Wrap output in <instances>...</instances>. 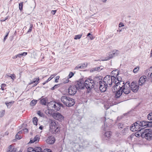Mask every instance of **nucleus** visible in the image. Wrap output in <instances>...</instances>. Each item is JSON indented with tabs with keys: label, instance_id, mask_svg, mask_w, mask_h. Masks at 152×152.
<instances>
[{
	"label": "nucleus",
	"instance_id": "nucleus-33",
	"mask_svg": "<svg viewBox=\"0 0 152 152\" xmlns=\"http://www.w3.org/2000/svg\"><path fill=\"white\" fill-rule=\"evenodd\" d=\"M82 69H84L86 68L87 66V63H84L80 64Z\"/></svg>",
	"mask_w": 152,
	"mask_h": 152
},
{
	"label": "nucleus",
	"instance_id": "nucleus-23",
	"mask_svg": "<svg viewBox=\"0 0 152 152\" xmlns=\"http://www.w3.org/2000/svg\"><path fill=\"white\" fill-rule=\"evenodd\" d=\"M39 77L38 78H34L32 80L30 81V82L28 84V85H30L34 83H36L37 82H39Z\"/></svg>",
	"mask_w": 152,
	"mask_h": 152
},
{
	"label": "nucleus",
	"instance_id": "nucleus-47",
	"mask_svg": "<svg viewBox=\"0 0 152 152\" xmlns=\"http://www.w3.org/2000/svg\"><path fill=\"white\" fill-rule=\"evenodd\" d=\"M118 126L119 128H123L124 127L123 124L121 123H118Z\"/></svg>",
	"mask_w": 152,
	"mask_h": 152
},
{
	"label": "nucleus",
	"instance_id": "nucleus-17",
	"mask_svg": "<svg viewBox=\"0 0 152 152\" xmlns=\"http://www.w3.org/2000/svg\"><path fill=\"white\" fill-rule=\"evenodd\" d=\"M39 103L42 105H46L48 103V99L47 97L39 99Z\"/></svg>",
	"mask_w": 152,
	"mask_h": 152
},
{
	"label": "nucleus",
	"instance_id": "nucleus-27",
	"mask_svg": "<svg viewBox=\"0 0 152 152\" xmlns=\"http://www.w3.org/2000/svg\"><path fill=\"white\" fill-rule=\"evenodd\" d=\"M118 86L116 84H115V85L113 87L112 90L113 92H115L119 89Z\"/></svg>",
	"mask_w": 152,
	"mask_h": 152
},
{
	"label": "nucleus",
	"instance_id": "nucleus-50",
	"mask_svg": "<svg viewBox=\"0 0 152 152\" xmlns=\"http://www.w3.org/2000/svg\"><path fill=\"white\" fill-rule=\"evenodd\" d=\"M10 31H8L7 33V34L6 35H5V37H4V41H5L6 40V39L8 35H9V33Z\"/></svg>",
	"mask_w": 152,
	"mask_h": 152
},
{
	"label": "nucleus",
	"instance_id": "nucleus-45",
	"mask_svg": "<svg viewBox=\"0 0 152 152\" xmlns=\"http://www.w3.org/2000/svg\"><path fill=\"white\" fill-rule=\"evenodd\" d=\"M37 114L40 117H43L44 116L43 114L41 112V111L39 110L37 112Z\"/></svg>",
	"mask_w": 152,
	"mask_h": 152
},
{
	"label": "nucleus",
	"instance_id": "nucleus-51",
	"mask_svg": "<svg viewBox=\"0 0 152 152\" xmlns=\"http://www.w3.org/2000/svg\"><path fill=\"white\" fill-rule=\"evenodd\" d=\"M87 36H88L91 39H93V37L92 36L91 34L90 33H88L87 35Z\"/></svg>",
	"mask_w": 152,
	"mask_h": 152
},
{
	"label": "nucleus",
	"instance_id": "nucleus-28",
	"mask_svg": "<svg viewBox=\"0 0 152 152\" xmlns=\"http://www.w3.org/2000/svg\"><path fill=\"white\" fill-rule=\"evenodd\" d=\"M55 102H54L51 101L47 104V108L48 109V110L50 109V107L49 106L50 105H52V106L53 104Z\"/></svg>",
	"mask_w": 152,
	"mask_h": 152
},
{
	"label": "nucleus",
	"instance_id": "nucleus-43",
	"mask_svg": "<svg viewBox=\"0 0 152 152\" xmlns=\"http://www.w3.org/2000/svg\"><path fill=\"white\" fill-rule=\"evenodd\" d=\"M6 86V84L4 83H3L1 85V90L4 91V87Z\"/></svg>",
	"mask_w": 152,
	"mask_h": 152
},
{
	"label": "nucleus",
	"instance_id": "nucleus-37",
	"mask_svg": "<svg viewBox=\"0 0 152 152\" xmlns=\"http://www.w3.org/2000/svg\"><path fill=\"white\" fill-rule=\"evenodd\" d=\"M55 111V110H54V109L53 108H52V109H50L48 110V113L52 115V116L53 115V114L54 113H55L54 112V111Z\"/></svg>",
	"mask_w": 152,
	"mask_h": 152
},
{
	"label": "nucleus",
	"instance_id": "nucleus-57",
	"mask_svg": "<svg viewBox=\"0 0 152 152\" xmlns=\"http://www.w3.org/2000/svg\"><path fill=\"white\" fill-rule=\"evenodd\" d=\"M56 12V10H52L51 11V13L53 15H54Z\"/></svg>",
	"mask_w": 152,
	"mask_h": 152
},
{
	"label": "nucleus",
	"instance_id": "nucleus-7",
	"mask_svg": "<svg viewBox=\"0 0 152 152\" xmlns=\"http://www.w3.org/2000/svg\"><path fill=\"white\" fill-rule=\"evenodd\" d=\"M84 142H83L81 143V145L79 144L78 143H75L73 145L74 150L76 151H83V148L86 147L87 144H88V142H86L87 144L86 145L84 144L83 143Z\"/></svg>",
	"mask_w": 152,
	"mask_h": 152
},
{
	"label": "nucleus",
	"instance_id": "nucleus-62",
	"mask_svg": "<svg viewBox=\"0 0 152 152\" xmlns=\"http://www.w3.org/2000/svg\"><path fill=\"white\" fill-rule=\"evenodd\" d=\"M74 75V73L72 72H71L69 73V74L68 75V76H73Z\"/></svg>",
	"mask_w": 152,
	"mask_h": 152
},
{
	"label": "nucleus",
	"instance_id": "nucleus-4",
	"mask_svg": "<svg viewBox=\"0 0 152 152\" xmlns=\"http://www.w3.org/2000/svg\"><path fill=\"white\" fill-rule=\"evenodd\" d=\"M141 136L143 138H145L146 140H150L152 139V130L150 129H144L142 132Z\"/></svg>",
	"mask_w": 152,
	"mask_h": 152
},
{
	"label": "nucleus",
	"instance_id": "nucleus-38",
	"mask_svg": "<svg viewBox=\"0 0 152 152\" xmlns=\"http://www.w3.org/2000/svg\"><path fill=\"white\" fill-rule=\"evenodd\" d=\"M103 86L101 84H100V86L99 87V89L101 92H104V86H103Z\"/></svg>",
	"mask_w": 152,
	"mask_h": 152
},
{
	"label": "nucleus",
	"instance_id": "nucleus-9",
	"mask_svg": "<svg viewBox=\"0 0 152 152\" xmlns=\"http://www.w3.org/2000/svg\"><path fill=\"white\" fill-rule=\"evenodd\" d=\"M139 85L135 82L133 81L130 84L131 90L134 93H136L139 89Z\"/></svg>",
	"mask_w": 152,
	"mask_h": 152
},
{
	"label": "nucleus",
	"instance_id": "nucleus-52",
	"mask_svg": "<svg viewBox=\"0 0 152 152\" xmlns=\"http://www.w3.org/2000/svg\"><path fill=\"white\" fill-rule=\"evenodd\" d=\"M96 69H97V71H100L102 69V67L101 66H97L96 67Z\"/></svg>",
	"mask_w": 152,
	"mask_h": 152
},
{
	"label": "nucleus",
	"instance_id": "nucleus-16",
	"mask_svg": "<svg viewBox=\"0 0 152 152\" xmlns=\"http://www.w3.org/2000/svg\"><path fill=\"white\" fill-rule=\"evenodd\" d=\"M147 77H141L138 81V85L142 86L147 80Z\"/></svg>",
	"mask_w": 152,
	"mask_h": 152
},
{
	"label": "nucleus",
	"instance_id": "nucleus-19",
	"mask_svg": "<svg viewBox=\"0 0 152 152\" xmlns=\"http://www.w3.org/2000/svg\"><path fill=\"white\" fill-rule=\"evenodd\" d=\"M69 98V97L66 96H63L61 98V101L66 106H67L66 104L67 101H68V99Z\"/></svg>",
	"mask_w": 152,
	"mask_h": 152
},
{
	"label": "nucleus",
	"instance_id": "nucleus-56",
	"mask_svg": "<svg viewBox=\"0 0 152 152\" xmlns=\"http://www.w3.org/2000/svg\"><path fill=\"white\" fill-rule=\"evenodd\" d=\"M124 86L128 85L130 86V82L129 81L126 82L125 84L124 83Z\"/></svg>",
	"mask_w": 152,
	"mask_h": 152
},
{
	"label": "nucleus",
	"instance_id": "nucleus-60",
	"mask_svg": "<svg viewBox=\"0 0 152 152\" xmlns=\"http://www.w3.org/2000/svg\"><path fill=\"white\" fill-rule=\"evenodd\" d=\"M60 77H56V78L55 79V82L57 83L58 82V80L59 78Z\"/></svg>",
	"mask_w": 152,
	"mask_h": 152
},
{
	"label": "nucleus",
	"instance_id": "nucleus-46",
	"mask_svg": "<svg viewBox=\"0 0 152 152\" xmlns=\"http://www.w3.org/2000/svg\"><path fill=\"white\" fill-rule=\"evenodd\" d=\"M43 152H52V151L50 149H45Z\"/></svg>",
	"mask_w": 152,
	"mask_h": 152
},
{
	"label": "nucleus",
	"instance_id": "nucleus-29",
	"mask_svg": "<svg viewBox=\"0 0 152 152\" xmlns=\"http://www.w3.org/2000/svg\"><path fill=\"white\" fill-rule=\"evenodd\" d=\"M38 101V100H36L34 99L33 100L31 101L30 103V105L32 106L35 105V104H37Z\"/></svg>",
	"mask_w": 152,
	"mask_h": 152
},
{
	"label": "nucleus",
	"instance_id": "nucleus-48",
	"mask_svg": "<svg viewBox=\"0 0 152 152\" xmlns=\"http://www.w3.org/2000/svg\"><path fill=\"white\" fill-rule=\"evenodd\" d=\"M58 86V85L56 84L54 86L51 88V89L52 90H54L55 89L57 88Z\"/></svg>",
	"mask_w": 152,
	"mask_h": 152
},
{
	"label": "nucleus",
	"instance_id": "nucleus-24",
	"mask_svg": "<svg viewBox=\"0 0 152 152\" xmlns=\"http://www.w3.org/2000/svg\"><path fill=\"white\" fill-rule=\"evenodd\" d=\"M115 92V96L116 98H119L120 97L123 93L122 91L121 90H119V89L116 92Z\"/></svg>",
	"mask_w": 152,
	"mask_h": 152
},
{
	"label": "nucleus",
	"instance_id": "nucleus-64",
	"mask_svg": "<svg viewBox=\"0 0 152 152\" xmlns=\"http://www.w3.org/2000/svg\"><path fill=\"white\" fill-rule=\"evenodd\" d=\"M43 126L42 125L40 126L39 127V129L41 130H42L43 129Z\"/></svg>",
	"mask_w": 152,
	"mask_h": 152
},
{
	"label": "nucleus",
	"instance_id": "nucleus-31",
	"mask_svg": "<svg viewBox=\"0 0 152 152\" xmlns=\"http://www.w3.org/2000/svg\"><path fill=\"white\" fill-rule=\"evenodd\" d=\"M38 119L36 117H34L33 118V122L34 125H37Z\"/></svg>",
	"mask_w": 152,
	"mask_h": 152
},
{
	"label": "nucleus",
	"instance_id": "nucleus-61",
	"mask_svg": "<svg viewBox=\"0 0 152 152\" xmlns=\"http://www.w3.org/2000/svg\"><path fill=\"white\" fill-rule=\"evenodd\" d=\"M10 79L12 80V81H13L14 79H15L16 77H8Z\"/></svg>",
	"mask_w": 152,
	"mask_h": 152
},
{
	"label": "nucleus",
	"instance_id": "nucleus-39",
	"mask_svg": "<svg viewBox=\"0 0 152 152\" xmlns=\"http://www.w3.org/2000/svg\"><path fill=\"white\" fill-rule=\"evenodd\" d=\"M82 35V34H78L76 35L75 36L74 39H79L81 38Z\"/></svg>",
	"mask_w": 152,
	"mask_h": 152
},
{
	"label": "nucleus",
	"instance_id": "nucleus-49",
	"mask_svg": "<svg viewBox=\"0 0 152 152\" xmlns=\"http://www.w3.org/2000/svg\"><path fill=\"white\" fill-rule=\"evenodd\" d=\"M82 69L80 64H79L77 66H76L75 68V69Z\"/></svg>",
	"mask_w": 152,
	"mask_h": 152
},
{
	"label": "nucleus",
	"instance_id": "nucleus-34",
	"mask_svg": "<svg viewBox=\"0 0 152 152\" xmlns=\"http://www.w3.org/2000/svg\"><path fill=\"white\" fill-rule=\"evenodd\" d=\"M129 128L128 127H125L124 128L123 130H122L121 132L123 134H125L126 133L128 130Z\"/></svg>",
	"mask_w": 152,
	"mask_h": 152
},
{
	"label": "nucleus",
	"instance_id": "nucleus-20",
	"mask_svg": "<svg viewBox=\"0 0 152 152\" xmlns=\"http://www.w3.org/2000/svg\"><path fill=\"white\" fill-rule=\"evenodd\" d=\"M144 73L146 76H152V66L146 70Z\"/></svg>",
	"mask_w": 152,
	"mask_h": 152
},
{
	"label": "nucleus",
	"instance_id": "nucleus-12",
	"mask_svg": "<svg viewBox=\"0 0 152 152\" xmlns=\"http://www.w3.org/2000/svg\"><path fill=\"white\" fill-rule=\"evenodd\" d=\"M112 132L110 131H107L105 132V140H108V142L112 143V142L113 139L111 138Z\"/></svg>",
	"mask_w": 152,
	"mask_h": 152
},
{
	"label": "nucleus",
	"instance_id": "nucleus-13",
	"mask_svg": "<svg viewBox=\"0 0 152 152\" xmlns=\"http://www.w3.org/2000/svg\"><path fill=\"white\" fill-rule=\"evenodd\" d=\"M121 90L126 94H128L131 92L130 86H124Z\"/></svg>",
	"mask_w": 152,
	"mask_h": 152
},
{
	"label": "nucleus",
	"instance_id": "nucleus-54",
	"mask_svg": "<svg viewBox=\"0 0 152 152\" xmlns=\"http://www.w3.org/2000/svg\"><path fill=\"white\" fill-rule=\"evenodd\" d=\"M97 71V69H96V67L94 68H92V69H91L90 71L91 72H93L94 71Z\"/></svg>",
	"mask_w": 152,
	"mask_h": 152
},
{
	"label": "nucleus",
	"instance_id": "nucleus-35",
	"mask_svg": "<svg viewBox=\"0 0 152 152\" xmlns=\"http://www.w3.org/2000/svg\"><path fill=\"white\" fill-rule=\"evenodd\" d=\"M33 24H30L29 29L27 32V33H29L31 32L32 31V28H33Z\"/></svg>",
	"mask_w": 152,
	"mask_h": 152
},
{
	"label": "nucleus",
	"instance_id": "nucleus-21",
	"mask_svg": "<svg viewBox=\"0 0 152 152\" xmlns=\"http://www.w3.org/2000/svg\"><path fill=\"white\" fill-rule=\"evenodd\" d=\"M119 71L118 69H116L111 72V75H107L106 76H118L119 74Z\"/></svg>",
	"mask_w": 152,
	"mask_h": 152
},
{
	"label": "nucleus",
	"instance_id": "nucleus-58",
	"mask_svg": "<svg viewBox=\"0 0 152 152\" xmlns=\"http://www.w3.org/2000/svg\"><path fill=\"white\" fill-rule=\"evenodd\" d=\"M124 26V25L123 23H119V26L120 27H123Z\"/></svg>",
	"mask_w": 152,
	"mask_h": 152
},
{
	"label": "nucleus",
	"instance_id": "nucleus-26",
	"mask_svg": "<svg viewBox=\"0 0 152 152\" xmlns=\"http://www.w3.org/2000/svg\"><path fill=\"white\" fill-rule=\"evenodd\" d=\"M52 107L54 110L56 111H59L60 110V106H56V104L54 103L53 104L52 106H50V107Z\"/></svg>",
	"mask_w": 152,
	"mask_h": 152
},
{
	"label": "nucleus",
	"instance_id": "nucleus-14",
	"mask_svg": "<svg viewBox=\"0 0 152 152\" xmlns=\"http://www.w3.org/2000/svg\"><path fill=\"white\" fill-rule=\"evenodd\" d=\"M56 140L55 138L54 137L49 136L46 140V142L49 144H53Z\"/></svg>",
	"mask_w": 152,
	"mask_h": 152
},
{
	"label": "nucleus",
	"instance_id": "nucleus-1",
	"mask_svg": "<svg viewBox=\"0 0 152 152\" xmlns=\"http://www.w3.org/2000/svg\"><path fill=\"white\" fill-rule=\"evenodd\" d=\"M78 81L79 88L81 89H83L85 88L87 89L86 93H88L91 91V89L94 87V83L93 80L91 79H88L83 81V80H79Z\"/></svg>",
	"mask_w": 152,
	"mask_h": 152
},
{
	"label": "nucleus",
	"instance_id": "nucleus-32",
	"mask_svg": "<svg viewBox=\"0 0 152 152\" xmlns=\"http://www.w3.org/2000/svg\"><path fill=\"white\" fill-rule=\"evenodd\" d=\"M12 145H10L9 147L7 149V152H11L12 151L14 152V151H15V150H14V148L12 149Z\"/></svg>",
	"mask_w": 152,
	"mask_h": 152
},
{
	"label": "nucleus",
	"instance_id": "nucleus-36",
	"mask_svg": "<svg viewBox=\"0 0 152 152\" xmlns=\"http://www.w3.org/2000/svg\"><path fill=\"white\" fill-rule=\"evenodd\" d=\"M72 77H69V78L67 79L65 78L63 79V83H66L69 82V79Z\"/></svg>",
	"mask_w": 152,
	"mask_h": 152
},
{
	"label": "nucleus",
	"instance_id": "nucleus-5",
	"mask_svg": "<svg viewBox=\"0 0 152 152\" xmlns=\"http://www.w3.org/2000/svg\"><path fill=\"white\" fill-rule=\"evenodd\" d=\"M80 85L78 83V81H77L75 83V85L70 86L69 88L68 92L69 94L70 95H74L76 93L77 90H81L80 88H79L78 86Z\"/></svg>",
	"mask_w": 152,
	"mask_h": 152
},
{
	"label": "nucleus",
	"instance_id": "nucleus-30",
	"mask_svg": "<svg viewBox=\"0 0 152 152\" xmlns=\"http://www.w3.org/2000/svg\"><path fill=\"white\" fill-rule=\"evenodd\" d=\"M147 118L149 121H151V123H152V112L150 113L147 115Z\"/></svg>",
	"mask_w": 152,
	"mask_h": 152
},
{
	"label": "nucleus",
	"instance_id": "nucleus-8",
	"mask_svg": "<svg viewBox=\"0 0 152 152\" xmlns=\"http://www.w3.org/2000/svg\"><path fill=\"white\" fill-rule=\"evenodd\" d=\"M52 117L53 118L59 121L62 122L64 120V117L61 113L58 112L54 113Z\"/></svg>",
	"mask_w": 152,
	"mask_h": 152
},
{
	"label": "nucleus",
	"instance_id": "nucleus-11",
	"mask_svg": "<svg viewBox=\"0 0 152 152\" xmlns=\"http://www.w3.org/2000/svg\"><path fill=\"white\" fill-rule=\"evenodd\" d=\"M28 152H43L42 148L39 147H36L34 148L29 147L28 148Z\"/></svg>",
	"mask_w": 152,
	"mask_h": 152
},
{
	"label": "nucleus",
	"instance_id": "nucleus-18",
	"mask_svg": "<svg viewBox=\"0 0 152 152\" xmlns=\"http://www.w3.org/2000/svg\"><path fill=\"white\" fill-rule=\"evenodd\" d=\"M104 118L102 120V122L104 123V125H102V132L101 135V137L102 140H104Z\"/></svg>",
	"mask_w": 152,
	"mask_h": 152
},
{
	"label": "nucleus",
	"instance_id": "nucleus-2",
	"mask_svg": "<svg viewBox=\"0 0 152 152\" xmlns=\"http://www.w3.org/2000/svg\"><path fill=\"white\" fill-rule=\"evenodd\" d=\"M111 79V82L110 83L108 84H107L106 86L105 84V91H106L107 87H110L112 84V82L114 83L115 84H116L118 86V88H119V90H121L124 86V82L121 80V77H110Z\"/></svg>",
	"mask_w": 152,
	"mask_h": 152
},
{
	"label": "nucleus",
	"instance_id": "nucleus-59",
	"mask_svg": "<svg viewBox=\"0 0 152 152\" xmlns=\"http://www.w3.org/2000/svg\"><path fill=\"white\" fill-rule=\"evenodd\" d=\"M23 131L25 132L26 133H28V129L27 128H25L23 130Z\"/></svg>",
	"mask_w": 152,
	"mask_h": 152
},
{
	"label": "nucleus",
	"instance_id": "nucleus-41",
	"mask_svg": "<svg viewBox=\"0 0 152 152\" xmlns=\"http://www.w3.org/2000/svg\"><path fill=\"white\" fill-rule=\"evenodd\" d=\"M23 2H21L19 4V9L20 11L23 10Z\"/></svg>",
	"mask_w": 152,
	"mask_h": 152
},
{
	"label": "nucleus",
	"instance_id": "nucleus-22",
	"mask_svg": "<svg viewBox=\"0 0 152 152\" xmlns=\"http://www.w3.org/2000/svg\"><path fill=\"white\" fill-rule=\"evenodd\" d=\"M27 54V52H23V53H21L20 54H18L17 55H16L15 56H14L13 58H16L18 57L19 58H21V57L22 56H25Z\"/></svg>",
	"mask_w": 152,
	"mask_h": 152
},
{
	"label": "nucleus",
	"instance_id": "nucleus-44",
	"mask_svg": "<svg viewBox=\"0 0 152 152\" xmlns=\"http://www.w3.org/2000/svg\"><path fill=\"white\" fill-rule=\"evenodd\" d=\"M39 136L38 135H37L36 136L34 137V140L35 142L37 141H39Z\"/></svg>",
	"mask_w": 152,
	"mask_h": 152
},
{
	"label": "nucleus",
	"instance_id": "nucleus-15",
	"mask_svg": "<svg viewBox=\"0 0 152 152\" xmlns=\"http://www.w3.org/2000/svg\"><path fill=\"white\" fill-rule=\"evenodd\" d=\"M75 100L69 97L68 99V101H67V105L66 106L71 107L73 106L75 104Z\"/></svg>",
	"mask_w": 152,
	"mask_h": 152
},
{
	"label": "nucleus",
	"instance_id": "nucleus-3",
	"mask_svg": "<svg viewBox=\"0 0 152 152\" xmlns=\"http://www.w3.org/2000/svg\"><path fill=\"white\" fill-rule=\"evenodd\" d=\"M50 131L53 134L60 132V125L58 123L54 120H52L49 124Z\"/></svg>",
	"mask_w": 152,
	"mask_h": 152
},
{
	"label": "nucleus",
	"instance_id": "nucleus-10",
	"mask_svg": "<svg viewBox=\"0 0 152 152\" xmlns=\"http://www.w3.org/2000/svg\"><path fill=\"white\" fill-rule=\"evenodd\" d=\"M119 53V51L118 50H113L112 52V53H109L107 57L105 58V61L107 60L110 58H112L113 56H117Z\"/></svg>",
	"mask_w": 152,
	"mask_h": 152
},
{
	"label": "nucleus",
	"instance_id": "nucleus-6",
	"mask_svg": "<svg viewBox=\"0 0 152 152\" xmlns=\"http://www.w3.org/2000/svg\"><path fill=\"white\" fill-rule=\"evenodd\" d=\"M140 121H137L133 124L131 125L130 127V129L132 131H138V132L141 131L142 129L141 128V126L139 123Z\"/></svg>",
	"mask_w": 152,
	"mask_h": 152
},
{
	"label": "nucleus",
	"instance_id": "nucleus-63",
	"mask_svg": "<svg viewBox=\"0 0 152 152\" xmlns=\"http://www.w3.org/2000/svg\"><path fill=\"white\" fill-rule=\"evenodd\" d=\"M34 142H35V141H34V139L33 140H31L29 142V143H34Z\"/></svg>",
	"mask_w": 152,
	"mask_h": 152
},
{
	"label": "nucleus",
	"instance_id": "nucleus-53",
	"mask_svg": "<svg viewBox=\"0 0 152 152\" xmlns=\"http://www.w3.org/2000/svg\"><path fill=\"white\" fill-rule=\"evenodd\" d=\"M5 113V110H2L1 112V114L0 115V117H2V116H3L4 114Z\"/></svg>",
	"mask_w": 152,
	"mask_h": 152
},
{
	"label": "nucleus",
	"instance_id": "nucleus-25",
	"mask_svg": "<svg viewBox=\"0 0 152 152\" xmlns=\"http://www.w3.org/2000/svg\"><path fill=\"white\" fill-rule=\"evenodd\" d=\"M14 102H15L13 101H11L9 102H5V104L8 108H10L11 106L14 104Z\"/></svg>",
	"mask_w": 152,
	"mask_h": 152
},
{
	"label": "nucleus",
	"instance_id": "nucleus-55",
	"mask_svg": "<svg viewBox=\"0 0 152 152\" xmlns=\"http://www.w3.org/2000/svg\"><path fill=\"white\" fill-rule=\"evenodd\" d=\"M142 133V132H141L140 133V134H139V133H135V136L137 137H139L140 136V135L141 136V134Z\"/></svg>",
	"mask_w": 152,
	"mask_h": 152
},
{
	"label": "nucleus",
	"instance_id": "nucleus-40",
	"mask_svg": "<svg viewBox=\"0 0 152 152\" xmlns=\"http://www.w3.org/2000/svg\"><path fill=\"white\" fill-rule=\"evenodd\" d=\"M139 67L138 66H137L133 70V72L134 73H136L139 69Z\"/></svg>",
	"mask_w": 152,
	"mask_h": 152
},
{
	"label": "nucleus",
	"instance_id": "nucleus-42",
	"mask_svg": "<svg viewBox=\"0 0 152 152\" xmlns=\"http://www.w3.org/2000/svg\"><path fill=\"white\" fill-rule=\"evenodd\" d=\"M15 138L17 139L20 140L21 138L22 137L19 134L17 133L15 135Z\"/></svg>",
	"mask_w": 152,
	"mask_h": 152
}]
</instances>
